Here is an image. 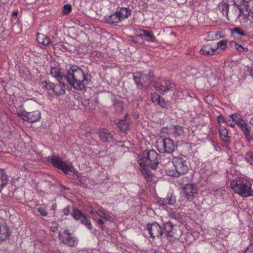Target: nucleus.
Instances as JSON below:
<instances>
[{
    "label": "nucleus",
    "mask_w": 253,
    "mask_h": 253,
    "mask_svg": "<svg viewBox=\"0 0 253 253\" xmlns=\"http://www.w3.org/2000/svg\"><path fill=\"white\" fill-rule=\"evenodd\" d=\"M165 85L167 92L168 91L175 90L176 89V86L175 84L171 82L169 80H167L165 81Z\"/></svg>",
    "instance_id": "nucleus-30"
},
{
    "label": "nucleus",
    "mask_w": 253,
    "mask_h": 253,
    "mask_svg": "<svg viewBox=\"0 0 253 253\" xmlns=\"http://www.w3.org/2000/svg\"><path fill=\"white\" fill-rule=\"evenodd\" d=\"M144 168L141 169L142 174L145 176V177L149 180L152 177V174L148 170L147 167H143Z\"/></svg>",
    "instance_id": "nucleus-36"
},
{
    "label": "nucleus",
    "mask_w": 253,
    "mask_h": 253,
    "mask_svg": "<svg viewBox=\"0 0 253 253\" xmlns=\"http://www.w3.org/2000/svg\"><path fill=\"white\" fill-rule=\"evenodd\" d=\"M252 14H249L245 17H243V18L241 19V22L243 23H245L248 22V21H250V27L251 28H253V16L252 17Z\"/></svg>",
    "instance_id": "nucleus-32"
},
{
    "label": "nucleus",
    "mask_w": 253,
    "mask_h": 253,
    "mask_svg": "<svg viewBox=\"0 0 253 253\" xmlns=\"http://www.w3.org/2000/svg\"><path fill=\"white\" fill-rule=\"evenodd\" d=\"M226 43H227V41L226 40H222V41L218 42L217 43V47L216 48H218V47H222L223 49L225 48V47L226 46Z\"/></svg>",
    "instance_id": "nucleus-43"
},
{
    "label": "nucleus",
    "mask_w": 253,
    "mask_h": 253,
    "mask_svg": "<svg viewBox=\"0 0 253 253\" xmlns=\"http://www.w3.org/2000/svg\"><path fill=\"white\" fill-rule=\"evenodd\" d=\"M167 174L170 176L178 177L180 174L175 169H166Z\"/></svg>",
    "instance_id": "nucleus-33"
},
{
    "label": "nucleus",
    "mask_w": 253,
    "mask_h": 253,
    "mask_svg": "<svg viewBox=\"0 0 253 253\" xmlns=\"http://www.w3.org/2000/svg\"><path fill=\"white\" fill-rule=\"evenodd\" d=\"M121 22L127 18L131 14V10L128 8L121 7L117 8L116 11Z\"/></svg>",
    "instance_id": "nucleus-18"
},
{
    "label": "nucleus",
    "mask_w": 253,
    "mask_h": 253,
    "mask_svg": "<svg viewBox=\"0 0 253 253\" xmlns=\"http://www.w3.org/2000/svg\"><path fill=\"white\" fill-rule=\"evenodd\" d=\"M59 239L61 242L71 247L76 246L78 243L77 240L71 235L68 230L59 232Z\"/></svg>",
    "instance_id": "nucleus-11"
},
{
    "label": "nucleus",
    "mask_w": 253,
    "mask_h": 253,
    "mask_svg": "<svg viewBox=\"0 0 253 253\" xmlns=\"http://www.w3.org/2000/svg\"><path fill=\"white\" fill-rule=\"evenodd\" d=\"M37 103L31 100L25 104V110L20 115L24 121L33 123L38 121L41 118V113L36 110Z\"/></svg>",
    "instance_id": "nucleus-4"
},
{
    "label": "nucleus",
    "mask_w": 253,
    "mask_h": 253,
    "mask_svg": "<svg viewBox=\"0 0 253 253\" xmlns=\"http://www.w3.org/2000/svg\"><path fill=\"white\" fill-rule=\"evenodd\" d=\"M50 75L57 81L67 80L69 84L77 90H85L86 85L90 82L88 75H85L81 69L75 65L68 71L67 75H64L58 66L51 67Z\"/></svg>",
    "instance_id": "nucleus-1"
},
{
    "label": "nucleus",
    "mask_w": 253,
    "mask_h": 253,
    "mask_svg": "<svg viewBox=\"0 0 253 253\" xmlns=\"http://www.w3.org/2000/svg\"><path fill=\"white\" fill-rule=\"evenodd\" d=\"M170 217L173 218V219H177V215L176 214H175L174 213H171L169 214Z\"/></svg>",
    "instance_id": "nucleus-49"
},
{
    "label": "nucleus",
    "mask_w": 253,
    "mask_h": 253,
    "mask_svg": "<svg viewBox=\"0 0 253 253\" xmlns=\"http://www.w3.org/2000/svg\"><path fill=\"white\" fill-rule=\"evenodd\" d=\"M232 34L237 37L239 36H245L246 34L243 30L240 28H235L231 31Z\"/></svg>",
    "instance_id": "nucleus-31"
},
{
    "label": "nucleus",
    "mask_w": 253,
    "mask_h": 253,
    "mask_svg": "<svg viewBox=\"0 0 253 253\" xmlns=\"http://www.w3.org/2000/svg\"><path fill=\"white\" fill-rule=\"evenodd\" d=\"M245 159L251 165L253 166V152H250L246 154Z\"/></svg>",
    "instance_id": "nucleus-37"
},
{
    "label": "nucleus",
    "mask_w": 253,
    "mask_h": 253,
    "mask_svg": "<svg viewBox=\"0 0 253 253\" xmlns=\"http://www.w3.org/2000/svg\"><path fill=\"white\" fill-rule=\"evenodd\" d=\"M230 186L235 193L243 197H247L253 193L252 184L242 177H237L230 182Z\"/></svg>",
    "instance_id": "nucleus-2"
},
{
    "label": "nucleus",
    "mask_w": 253,
    "mask_h": 253,
    "mask_svg": "<svg viewBox=\"0 0 253 253\" xmlns=\"http://www.w3.org/2000/svg\"><path fill=\"white\" fill-rule=\"evenodd\" d=\"M38 211L39 212V213H40V214L42 215L43 216H45L47 215V212L46 211L45 209L42 207H39L38 209Z\"/></svg>",
    "instance_id": "nucleus-45"
},
{
    "label": "nucleus",
    "mask_w": 253,
    "mask_h": 253,
    "mask_svg": "<svg viewBox=\"0 0 253 253\" xmlns=\"http://www.w3.org/2000/svg\"><path fill=\"white\" fill-rule=\"evenodd\" d=\"M72 9L71 5L70 4H66L63 7V12L64 14H69Z\"/></svg>",
    "instance_id": "nucleus-42"
},
{
    "label": "nucleus",
    "mask_w": 253,
    "mask_h": 253,
    "mask_svg": "<svg viewBox=\"0 0 253 253\" xmlns=\"http://www.w3.org/2000/svg\"><path fill=\"white\" fill-rule=\"evenodd\" d=\"M51 229L52 231L54 232V231H55L56 230H57V227L56 226H55V227H51Z\"/></svg>",
    "instance_id": "nucleus-52"
},
{
    "label": "nucleus",
    "mask_w": 253,
    "mask_h": 253,
    "mask_svg": "<svg viewBox=\"0 0 253 253\" xmlns=\"http://www.w3.org/2000/svg\"><path fill=\"white\" fill-rule=\"evenodd\" d=\"M176 129L181 130V127L180 126H176Z\"/></svg>",
    "instance_id": "nucleus-56"
},
{
    "label": "nucleus",
    "mask_w": 253,
    "mask_h": 253,
    "mask_svg": "<svg viewBox=\"0 0 253 253\" xmlns=\"http://www.w3.org/2000/svg\"><path fill=\"white\" fill-rule=\"evenodd\" d=\"M153 74L151 72L141 73L133 75V79L138 87L142 89L148 86L153 80Z\"/></svg>",
    "instance_id": "nucleus-6"
},
{
    "label": "nucleus",
    "mask_w": 253,
    "mask_h": 253,
    "mask_svg": "<svg viewBox=\"0 0 253 253\" xmlns=\"http://www.w3.org/2000/svg\"><path fill=\"white\" fill-rule=\"evenodd\" d=\"M10 235L9 227L6 224H0V241H3Z\"/></svg>",
    "instance_id": "nucleus-20"
},
{
    "label": "nucleus",
    "mask_w": 253,
    "mask_h": 253,
    "mask_svg": "<svg viewBox=\"0 0 253 253\" xmlns=\"http://www.w3.org/2000/svg\"><path fill=\"white\" fill-rule=\"evenodd\" d=\"M114 106L118 112H121L122 111L123 107L122 103L120 101H117L114 103Z\"/></svg>",
    "instance_id": "nucleus-41"
},
{
    "label": "nucleus",
    "mask_w": 253,
    "mask_h": 253,
    "mask_svg": "<svg viewBox=\"0 0 253 253\" xmlns=\"http://www.w3.org/2000/svg\"><path fill=\"white\" fill-rule=\"evenodd\" d=\"M233 122H234L236 124L240 121H242V118L239 114H234L230 116Z\"/></svg>",
    "instance_id": "nucleus-39"
},
{
    "label": "nucleus",
    "mask_w": 253,
    "mask_h": 253,
    "mask_svg": "<svg viewBox=\"0 0 253 253\" xmlns=\"http://www.w3.org/2000/svg\"><path fill=\"white\" fill-rule=\"evenodd\" d=\"M234 44V47L236 50L241 52H245L248 51V48L244 47L241 45L237 43L236 42L233 43Z\"/></svg>",
    "instance_id": "nucleus-38"
},
{
    "label": "nucleus",
    "mask_w": 253,
    "mask_h": 253,
    "mask_svg": "<svg viewBox=\"0 0 253 253\" xmlns=\"http://www.w3.org/2000/svg\"><path fill=\"white\" fill-rule=\"evenodd\" d=\"M159 154L154 150L144 151L142 155H138V162L139 165L142 167H147L153 169H156L158 166Z\"/></svg>",
    "instance_id": "nucleus-3"
},
{
    "label": "nucleus",
    "mask_w": 253,
    "mask_h": 253,
    "mask_svg": "<svg viewBox=\"0 0 253 253\" xmlns=\"http://www.w3.org/2000/svg\"><path fill=\"white\" fill-rule=\"evenodd\" d=\"M97 223L99 225H103L104 223V221L101 219H99L97 220Z\"/></svg>",
    "instance_id": "nucleus-50"
},
{
    "label": "nucleus",
    "mask_w": 253,
    "mask_h": 253,
    "mask_svg": "<svg viewBox=\"0 0 253 253\" xmlns=\"http://www.w3.org/2000/svg\"><path fill=\"white\" fill-rule=\"evenodd\" d=\"M157 147L161 153H171L174 150L175 145L169 137L160 138L157 142Z\"/></svg>",
    "instance_id": "nucleus-8"
},
{
    "label": "nucleus",
    "mask_w": 253,
    "mask_h": 253,
    "mask_svg": "<svg viewBox=\"0 0 253 253\" xmlns=\"http://www.w3.org/2000/svg\"><path fill=\"white\" fill-rule=\"evenodd\" d=\"M183 191L188 200H192L198 193L196 185L192 183L186 184L183 188Z\"/></svg>",
    "instance_id": "nucleus-14"
},
{
    "label": "nucleus",
    "mask_w": 253,
    "mask_h": 253,
    "mask_svg": "<svg viewBox=\"0 0 253 253\" xmlns=\"http://www.w3.org/2000/svg\"><path fill=\"white\" fill-rule=\"evenodd\" d=\"M140 36L148 38V40L152 42H154L156 41V38L152 31L142 30V33L140 34Z\"/></svg>",
    "instance_id": "nucleus-29"
},
{
    "label": "nucleus",
    "mask_w": 253,
    "mask_h": 253,
    "mask_svg": "<svg viewBox=\"0 0 253 253\" xmlns=\"http://www.w3.org/2000/svg\"><path fill=\"white\" fill-rule=\"evenodd\" d=\"M105 18L106 22L111 24H117L121 22L116 11L112 15L105 16Z\"/></svg>",
    "instance_id": "nucleus-21"
},
{
    "label": "nucleus",
    "mask_w": 253,
    "mask_h": 253,
    "mask_svg": "<svg viewBox=\"0 0 253 253\" xmlns=\"http://www.w3.org/2000/svg\"><path fill=\"white\" fill-rule=\"evenodd\" d=\"M172 163L180 175L184 174L188 171L185 157H174L172 160Z\"/></svg>",
    "instance_id": "nucleus-9"
},
{
    "label": "nucleus",
    "mask_w": 253,
    "mask_h": 253,
    "mask_svg": "<svg viewBox=\"0 0 253 253\" xmlns=\"http://www.w3.org/2000/svg\"><path fill=\"white\" fill-rule=\"evenodd\" d=\"M216 49V48H212L210 44H206L203 46L200 52L205 55L211 56L215 53Z\"/></svg>",
    "instance_id": "nucleus-22"
},
{
    "label": "nucleus",
    "mask_w": 253,
    "mask_h": 253,
    "mask_svg": "<svg viewBox=\"0 0 253 253\" xmlns=\"http://www.w3.org/2000/svg\"><path fill=\"white\" fill-rule=\"evenodd\" d=\"M241 9H242L241 6L236 4V7L231 9L230 11L228 12V15L226 16L227 19L232 21H236L238 18H240L241 20L243 18V14Z\"/></svg>",
    "instance_id": "nucleus-15"
},
{
    "label": "nucleus",
    "mask_w": 253,
    "mask_h": 253,
    "mask_svg": "<svg viewBox=\"0 0 253 253\" xmlns=\"http://www.w3.org/2000/svg\"><path fill=\"white\" fill-rule=\"evenodd\" d=\"M250 124L253 126V118H252L250 122Z\"/></svg>",
    "instance_id": "nucleus-54"
},
{
    "label": "nucleus",
    "mask_w": 253,
    "mask_h": 253,
    "mask_svg": "<svg viewBox=\"0 0 253 253\" xmlns=\"http://www.w3.org/2000/svg\"><path fill=\"white\" fill-rule=\"evenodd\" d=\"M175 202V197L172 194H168L166 198L160 199V200L158 201L160 205L163 206H167V205H173Z\"/></svg>",
    "instance_id": "nucleus-19"
},
{
    "label": "nucleus",
    "mask_w": 253,
    "mask_h": 253,
    "mask_svg": "<svg viewBox=\"0 0 253 253\" xmlns=\"http://www.w3.org/2000/svg\"><path fill=\"white\" fill-rule=\"evenodd\" d=\"M246 139L248 141L253 140V137L250 134V131L248 127L242 130Z\"/></svg>",
    "instance_id": "nucleus-35"
},
{
    "label": "nucleus",
    "mask_w": 253,
    "mask_h": 253,
    "mask_svg": "<svg viewBox=\"0 0 253 253\" xmlns=\"http://www.w3.org/2000/svg\"><path fill=\"white\" fill-rule=\"evenodd\" d=\"M244 253H247V251H246Z\"/></svg>",
    "instance_id": "nucleus-58"
},
{
    "label": "nucleus",
    "mask_w": 253,
    "mask_h": 253,
    "mask_svg": "<svg viewBox=\"0 0 253 253\" xmlns=\"http://www.w3.org/2000/svg\"><path fill=\"white\" fill-rule=\"evenodd\" d=\"M90 213H93V210H91V211H90Z\"/></svg>",
    "instance_id": "nucleus-57"
},
{
    "label": "nucleus",
    "mask_w": 253,
    "mask_h": 253,
    "mask_svg": "<svg viewBox=\"0 0 253 253\" xmlns=\"http://www.w3.org/2000/svg\"><path fill=\"white\" fill-rule=\"evenodd\" d=\"M8 178L6 174L3 169H0V192L7 184Z\"/></svg>",
    "instance_id": "nucleus-26"
},
{
    "label": "nucleus",
    "mask_w": 253,
    "mask_h": 253,
    "mask_svg": "<svg viewBox=\"0 0 253 253\" xmlns=\"http://www.w3.org/2000/svg\"><path fill=\"white\" fill-rule=\"evenodd\" d=\"M241 8L243 17L252 13L253 16V0H242Z\"/></svg>",
    "instance_id": "nucleus-16"
},
{
    "label": "nucleus",
    "mask_w": 253,
    "mask_h": 253,
    "mask_svg": "<svg viewBox=\"0 0 253 253\" xmlns=\"http://www.w3.org/2000/svg\"><path fill=\"white\" fill-rule=\"evenodd\" d=\"M147 229L150 237L152 238L159 237L161 236L163 234L162 227L155 222L152 224H148L147 225Z\"/></svg>",
    "instance_id": "nucleus-13"
},
{
    "label": "nucleus",
    "mask_w": 253,
    "mask_h": 253,
    "mask_svg": "<svg viewBox=\"0 0 253 253\" xmlns=\"http://www.w3.org/2000/svg\"><path fill=\"white\" fill-rule=\"evenodd\" d=\"M226 123L232 127H234L235 124H236L234 122H233V121L231 122L230 120H228Z\"/></svg>",
    "instance_id": "nucleus-48"
},
{
    "label": "nucleus",
    "mask_w": 253,
    "mask_h": 253,
    "mask_svg": "<svg viewBox=\"0 0 253 253\" xmlns=\"http://www.w3.org/2000/svg\"><path fill=\"white\" fill-rule=\"evenodd\" d=\"M98 136L100 140L103 142H111L113 140V136L111 133L105 128L99 131Z\"/></svg>",
    "instance_id": "nucleus-17"
},
{
    "label": "nucleus",
    "mask_w": 253,
    "mask_h": 253,
    "mask_svg": "<svg viewBox=\"0 0 253 253\" xmlns=\"http://www.w3.org/2000/svg\"><path fill=\"white\" fill-rule=\"evenodd\" d=\"M229 4L225 2L222 1L218 5L219 10L222 12V14L224 16L228 15L229 12Z\"/></svg>",
    "instance_id": "nucleus-28"
},
{
    "label": "nucleus",
    "mask_w": 253,
    "mask_h": 253,
    "mask_svg": "<svg viewBox=\"0 0 253 253\" xmlns=\"http://www.w3.org/2000/svg\"><path fill=\"white\" fill-rule=\"evenodd\" d=\"M154 87L156 90L159 91L161 94H164L166 91V88L165 85H162L159 83H156Z\"/></svg>",
    "instance_id": "nucleus-34"
},
{
    "label": "nucleus",
    "mask_w": 253,
    "mask_h": 253,
    "mask_svg": "<svg viewBox=\"0 0 253 253\" xmlns=\"http://www.w3.org/2000/svg\"><path fill=\"white\" fill-rule=\"evenodd\" d=\"M152 100L153 102H157L163 108H166L167 106L166 102L158 94H155L153 95Z\"/></svg>",
    "instance_id": "nucleus-27"
},
{
    "label": "nucleus",
    "mask_w": 253,
    "mask_h": 253,
    "mask_svg": "<svg viewBox=\"0 0 253 253\" xmlns=\"http://www.w3.org/2000/svg\"><path fill=\"white\" fill-rule=\"evenodd\" d=\"M221 139L225 143L230 142V138L228 136V132L227 129L224 127H221L219 130Z\"/></svg>",
    "instance_id": "nucleus-23"
},
{
    "label": "nucleus",
    "mask_w": 253,
    "mask_h": 253,
    "mask_svg": "<svg viewBox=\"0 0 253 253\" xmlns=\"http://www.w3.org/2000/svg\"><path fill=\"white\" fill-rule=\"evenodd\" d=\"M131 39H132V41L136 43L137 41L135 40L134 38H133L132 37H130Z\"/></svg>",
    "instance_id": "nucleus-53"
},
{
    "label": "nucleus",
    "mask_w": 253,
    "mask_h": 253,
    "mask_svg": "<svg viewBox=\"0 0 253 253\" xmlns=\"http://www.w3.org/2000/svg\"><path fill=\"white\" fill-rule=\"evenodd\" d=\"M96 213L101 218L105 219L106 220H109V217L101 210L98 209Z\"/></svg>",
    "instance_id": "nucleus-40"
},
{
    "label": "nucleus",
    "mask_w": 253,
    "mask_h": 253,
    "mask_svg": "<svg viewBox=\"0 0 253 253\" xmlns=\"http://www.w3.org/2000/svg\"><path fill=\"white\" fill-rule=\"evenodd\" d=\"M58 83L54 84L49 81L42 82V84L48 90H52L57 95H63L65 93V89L69 84L67 80L57 81Z\"/></svg>",
    "instance_id": "nucleus-5"
},
{
    "label": "nucleus",
    "mask_w": 253,
    "mask_h": 253,
    "mask_svg": "<svg viewBox=\"0 0 253 253\" xmlns=\"http://www.w3.org/2000/svg\"><path fill=\"white\" fill-rule=\"evenodd\" d=\"M210 35L211 37L212 40H218L221 37V36L216 32H211L210 33Z\"/></svg>",
    "instance_id": "nucleus-46"
},
{
    "label": "nucleus",
    "mask_w": 253,
    "mask_h": 253,
    "mask_svg": "<svg viewBox=\"0 0 253 253\" xmlns=\"http://www.w3.org/2000/svg\"><path fill=\"white\" fill-rule=\"evenodd\" d=\"M117 126L123 132L126 133L128 129L129 124L126 120H121L118 123H116Z\"/></svg>",
    "instance_id": "nucleus-25"
},
{
    "label": "nucleus",
    "mask_w": 253,
    "mask_h": 253,
    "mask_svg": "<svg viewBox=\"0 0 253 253\" xmlns=\"http://www.w3.org/2000/svg\"><path fill=\"white\" fill-rule=\"evenodd\" d=\"M70 209H71V207L69 206H68L67 207H66L63 210V212H64V214H65L66 215H69L70 212Z\"/></svg>",
    "instance_id": "nucleus-47"
},
{
    "label": "nucleus",
    "mask_w": 253,
    "mask_h": 253,
    "mask_svg": "<svg viewBox=\"0 0 253 253\" xmlns=\"http://www.w3.org/2000/svg\"><path fill=\"white\" fill-rule=\"evenodd\" d=\"M164 228L168 236L174 239H178L181 234L179 228L174 226L170 222H167L164 224Z\"/></svg>",
    "instance_id": "nucleus-12"
},
{
    "label": "nucleus",
    "mask_w": 253,
    "mask_h": 253,
    "mask_svg": "<svg viewBox=\"0 0 253 253\" xmlns=\"http://www.w3.org/2000/svg\"><path fill=\"white\" fill-rule=\"evenodd\" d=\"M48 162L54 167L62 170L65 174L72 172L74 169L73 166L67 164L58 156L53 155L48 158Z\"/></svg>",
    "instance_id": "nucleus-7"
},
{
    "label": "nucleus",
    "mask_w": 253,
    "mask_h": 253,
    "mask_svg": "<svg viewBox=\"0 0 253 253\" xmlns=\"http://www.w3.org/2000/svg\"><path fill=\"white\" fill-rule=\"evenodd\" d=\"M12 17H15L16 18L17 17V15H18V11H14L13 13H12Z\"/></svg>",
    "instance_id": "nucleus-51"
},
{
    "label": "nucleus",
    "mask_w": 253,
    "mask_h": 253,
    "mask_svg": "<svg viewBox=\"0 0 253 253\" xmlns=\"http://www.w3.org/2000/svg\"><path fill=\"white\" fill-rule=\"evenodd\" d=\"M237 125L239 126L242 130L247 127V124L243 119L242 120V121H240L237 124Z\"/></svg>",
    "instance_id": "nucleus-44"
},
{
    "label": "nucleus",
    "mask_w": 253,
    "mask_h": 253,
    "mask_svg": "<svg viewBox=\"0 0 253 253\" xmlns=\"http://www.w3.org/2000/svg\"><path fill=\"white\" fill-rule=\"evenodd\" d=\"M37 40L39 43L44 46L48 45L50 42L49 39L47 36L40 33L37 34Z\"/></svg>",
    "instance_id": "nucleus-24"
},
{
    "label": "nucleus",
    "mask_w": 253,
    "mask_h": 253,
    "mask_svg": "<svg viewBox=\"0 0 253 253\" xmlns=\"http://www.w3.org/2000/svg\"><path fill=\"white\" fill-rule=\"evenodd\" d=\"M71 215L76 220L80 221L81 223L84 225L88 229H92V224L88 216L84 214L80 210L73 208Z\"/></svg>",
    "instance_id": "nucleus-10"
},
{
    "label": "nucleus",
    "mask_w": 253,
    "mask_h": 253,
    "mask_svg": "<svg viewBox=\"0 0 253 253\" xmlns=\"http://www.w3.org/2000/svg\"><path fill=\"white\" fill-rule=\"evenodd\" d=\"M250 75L253 77V68L251 70Z\"/></svg>",
    "instance_id": "nucleus-55"
}]
</instances>
